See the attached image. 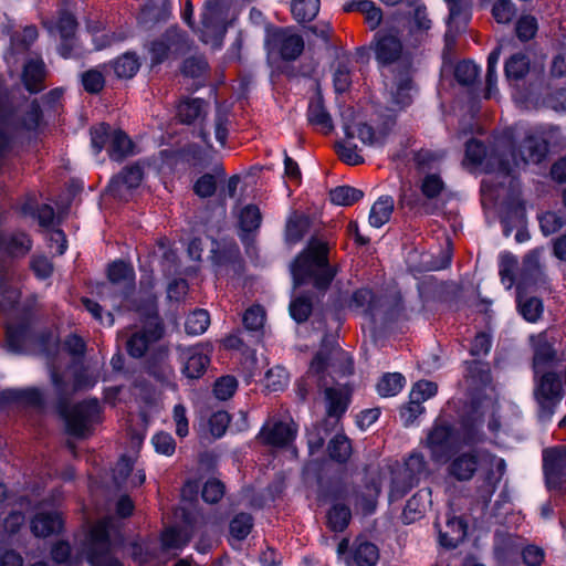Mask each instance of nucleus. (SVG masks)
<instances>
[{
  "instance_id": "a19ab883",
  "label": "nucleus",
  "mask_w": 566,
  "mask_h": 566,
  "mask_svg": "<svg viewBox=\"0 0 566 566\" xmlns=\"http://www.w3.org/2000/svg\"><path fill=\"white\" fill-rule=\"evenodd\" d=\"M291 10L297 22L312 21L319 11V0H293Z\"/></svg>"
},
{
  "instance_id": "49530a36",
  "label": "nucleus",
  "mask_w": 566,
  "mask_h": 566,
  "mask_svg": "<svg viewBox=\"0 0 566 566\" xmlns=\"http://www.w3.org/2000/svg\"><path fill=\"white\" fill-rule=\"evenodd\" d=\"M22 213L36 217L41 227H50L54 220V209L49 205L35 207V202L31 199L22 205Z\"/></svg>"
},
{
  "instance_id": "052dcab7",
  "label": "nucleus",
  "mask_w": 566,
  "mask_h": 566,
  "mask_svg": "<svg viewBox=\"0 0 566 566\" xmlns=\"http://www.w3.org/2000/svg\"><path fill=\"white\" fill-rule=\"evenodd\" d=\"M24 523V515L20 511H12L3 522V532H0L4 543L12 544V536Z\"/></svg>"
},
{
  "instance_id": "0e129e2a",
  "label": "nucleus",
  "mask_w": 566,
  "mask_h": 566,
  "mask_svg": "<svg viewBox=\"0 0 566 566\" xmlns=\"http://www.w3.org/2000/svg\"><path fill=\"white\" fill-rule=\"evenodd\" d=\"M516 34L520 40L528 41L535 36L538 24L535 17L525 14L522 15L516 22Z\"/></svg>"
},
{
  "instance_id": "e2e57ef3",
  "label": "nucleus",
  "mask_w": 566,
  "mask_h": 566,
  "mask_svg": "<svg viewBox=\"0 0 566 566\" xmlns=\"http://www.w3.org/2000/svg\"><path fill=\"white\" fill-rule=\"evenodd\" d=\"M312 312V302L307 296L295 297L290 304V314L297 323L305 322Z\"/></svg>"
},
{
  "instance_id": "09e8293b",
  "label": "nucleus",
  "mask_w": 566,
  "mask_h": 566,
  "mask_svg": "<svg viewBox=\"0 0 566 566\" xmlns=\"http://www.w3.org/2000/svg\"><path fill=\"white\" fill-rule=\"evenodd\" d=\"M405 385V378L399 373L386 374L377 384V391L381 397L396 396L401 391Z\"/></svg>"
},
{
  "instance_id": "864d4df0",
  "label": "nucleus",
  "mask_w": 566,
  "mask_h": 566,
  "mask_svg": "<svg viewBox=\"0 0 566 566\" xmlns=\"http://www.w3.org/2000/svg\"><path fill=\"white\" fill-rule=\"evenodd\" d=\"M253 520L250 514L241 513L235 515L230 522V535L232 539L242 541L251 532Z\"/></svg>"
},
{
  "instance_id": "603ef678",
  "label": "nucleus",
  "mask_w": 566,
  "mask_h": 566,
  "mask_svg": "<svg viewBox=\"0 0 566 566\" xmlns=\"http://www.w3.org/2000/svg\"><path fill=\"white\" fill-rule=\"evenodd\" d=\"M210 324V316L206 310H196L188 315L185 329L189 335L203 334Z\"/></svg>"
},
{
  "instance_id": "aec40b11",
  "label": "nucleus",
  "mask_w": 566,
  "mask_h": 566,
  "mask_svg": "<svg viewBox=\"0 0 566 566\" xmlns=\"http://www.w3.org/2000/svg\"><path fill=\"white\" fill-rule=\"evenodd\" d=\"M179 358L182 363V374L189 379L200 378L210 363L211 347L209 345H196L179 347Z\"/></svg>"
},
{
  "instance_id": "3c124183",
  "label": "nucleus",
  "mask_w": 566,
  "mask_h": 566,
  "mask_svg": "<svg viewBox=\"0 0 566 566\" xmlns=\"http://www.w3.org/2000/svg\"><path fill=\"white\" fill-rule=\"evenodd\" d=\"M139 65L138 57L135 54L126 53L114 62L113 69L118 77L130 78L137 73Z\"/></svg>"
},
{
  "instance_id": "bb28decb",
  "label": "nucleus",
  "mask_w": 566,
  "mask_h": 566,
  "mask_svg": "<svg viewBox=\"0 0 566 566\" xmlns=\"http://www.w3.org/2000/svg\"><path fill=\"white\" fill-rule=\"evenodd\" d=\"M468 525L459 516H450L446 521L444 530H439V543L447 548L457 547L467 536Z\"/></svg>"
},
{
  "instance_id": "473e14b6",
  "label": "nucleus",
  "mask_w": 566,
  "mask_h": 566,
  "mask_svg": "<svg viewBox=\"0 0 566 566\" xmlns=\"http://www.w3.org/2000/svg\"><path fill=\"white\" fill-rule=\"evenodd\" d=\"M379 559V552L375 544L369 542H357L350 556L353 566H375Z\"/></svg>"
},
{
  "instance_id": "412c9836",
  "label": "nucleus",
  "mask_w": 566,
  "mask_h": 566,
  "mask_svg": "<svg viewBox=\"0 0 566 566\" xmlns=\"http://www.w3.org/2000/svg\"><path fill=\"white\" fill-rule=\"evenodd\" d=\"M545 282V273L541 264V250H533L523 260L516 279V291L521 293L528 287L537 286Z\"/></svg>"
},
{
  "instance_id": "7ed1b4c3",
  "label": "nucleus",
  "mask_w": 566,
  "mask_h": 566,
  "mask_svg": "<svg viewBox=\"0 0 566 566\" xmlns=\"http://www.w3.org/2000/svg\"><path fill=\"white\" fill-rule=\"evenodd\" d=\"M50 377L59 398L57 409L64 420L66 432L75 438H87L94 427L102 421V407L98 400L86 399L72 407H67L65 401L73 392L93 387L96 380L84 370H80L74 374V381L70 388L54 363L50 366Z\"/></svg>"
},
{
  "instance_id": "ddd939ff",
  "label": "nucleus",
  "mask_w": 566,
  "mask_h": 566,
  "mask_svg": "<svg viewBox=\"0 0 566 566\" xmlns=\"http://www.w3.org/2000/svg\"><path fill=\"white\" fill-rule=\"evenodd\" d=\"M227 32L223 8L216 0H208L201 13V28L198 30L200 40L213 49L222 45Z\"/></svg>"
},
{
  "instance_id": "20e7f679",
  "label": "nucleus",
  "mask_w": 566,
  "mask_h": 566,
  "mask_svg": "<svg viewBox=\"0 0 566 566\" xmlns=\"http://www.w3.org/2000/svg\"><path fill=\"white\" fill-rule=\"evenodd\" d=\"M479 465H485L486 471L478 486V497L483 505H488L505 473L506 463L504 459L473 450L461 452L452 459L449 473L459 481H468L472 479Z\"/></svg>"
},
{
  "instance_id": "58836bf2",
  "label": "nucleus",
  "mask_w": 566,
  "mask_h": 566,
  "mask_svg": "<svg viewBox=\"0 0 566 566\" xmlns=\"http://www.w3.org/2000/svg\"><path fill=\"white\" fill-rule=\"evenodd\" d=\"M133 144L128 136L122 130H114L111 135L108 154L114 160H122L130 154Z\"/></svg>"
},
{
  "instance_id": "c756f323",
  "label": "nucleus",
  "mask_w": 566,
  "mask_h": 566,
  "mask_svg": "<svg viewBox=\"0 0 566 566\" xmlns=\"http://www.w3.org/2000/svg\"><path fill=\"white\" fill-rule=\"evenodd\" d=\"M307 120L311 125L315 126L324 134H328L333 130L334 124L332 117L325 108L321 95H317L310 101L307 108Z\"/></svg>"
},
{
  "instance_id": "5701e85b",
  "label": "nucleus",
  "mask_w": 566,
  "mask_h": 566,
  "mask_svg": "<svg viewBox=\"0 0 566 566\" xmlns=\"http://www.w3.org/2000/svg\"><path fill=\"white\" fill-rule=\"evenodd\" d=\"M296 431L297 429L294 422L276 421L263 426L260 431V438L265 444L284 447L294 440Z\"/></svg>"
},
{
  "instance_id": "f704fd0d",
  "label": "nucleus",
  "mask_w": 566,
  "mask_h": 566,
  "mask_svg": "<svg viewBox=\"0 0 566 566\" xmlns=\"http://www.w3.org/2000/svg\"><path fill=\"white\" fill-rule=\"evenodd\" d=\"M30 339L31 333L27 326H7L6 344L10 352L22 353Z\"/></svg>"
},
{
  "instance_id": "2f4dec72",
  "label": "nucleus",
  "mask_w": 566,
  "mask_h": 566,
  "mask_svg": "<svg viewBox=\"0 0 566 566\" xmlns=\"http://www.w3.org/2000/svg\"><path fill=\"white\" fill-rule=\"evenodd\" d=\"M394 198L391 196L379 197L370 208L368 221L374 228H381L386 224L394 211Z\"/></svg>"
},
{
  "instance_id": "0eeeda50",
  "label": "nucleus",
  "mask_w": 566,
  "mask_h": 566,
  "mask_svg": "<svg viewBox=\"0 0 566 566\" xmlns=\"http://www.w3.org/2000/svg\"><path fill=\"white\" fill-rule=\"evenodd\" d=\"M374 54L384 77L412 70V52L391 32L376 33Z\"/></svg>"
},
{
  "instance_id": "79ce46f5",
  "label": "nucleus",
  "mask_w": 566,
  "mask_h": 566,
  "mask_svg": "<svg viewBox=\"0 0 566 566\" xmlns=\"http://www.w3.org/2000/svg\"><path fill=\"white\" fill-rule=\"evenodd\" d=\"M329 458L336 462L345 463L352 454V444L344 434H336L327 447Z\"/></svg>"
},
{
  "instance_id": "338daca9",
  "label": "nucleus",
  "mask_w": 566,
  "mask_h": 566,
  "mask_svg": "<svg viewBox=\"0 0 566 566\" xmlns=\"http://www.w3.org/2000/svg\"><path fill=\"white\" fill-rule=\"evenodd\" d=\"M238 388V381L232 376L219 378L213 386V394L219 400H227L233 396Z\"/></svg>"
},
{
  "instance_id": "c03bdc74",
  "label": "nucleus",
  "mask_w": 566,
  "mask_h": 566,
  "mask_svg": "<svg viewBox=\"0 0 566 566\" xmlns=\"http://www.w3.org/2000/svg\"><path fill=\"white\" fill-rule=\"evenodd\" d=\"M242 321L245 329L255 333L259 338L264 327L265 312L260 305H253L244 312Z\"/></svg>"
},
{
  "instance_id": "ea45409f",
  "label": "nucleus",
  "mask_w": 566,
  "mask_h": 566,
  "mask_svg": "<svg viewBox=\"0 0 566 566\" xmlns=\"http://www.w3.org/2000/svg\"><path fill=\"white\" fill-rule=\"evenodd\" d=\"M364 197L360 189L350 186H338L329 191V199L337 206H352Z\"/></svg>"
},
{
  "instance_id": "a211bd4d",
  "label": "nucleus",
  "mask_w": 566,
  "mask_h": 566,
  "mask_svg": "<svg viewBox=\"0 0 566 566\" xmlns=\"http://www.w3.org/2000/svg\"><path fill=\"white\" fill-rule=\"evenodd\" d=\"M543 470L551 490L566 485V447H553L543 451Z\"/></svg>"
},
{
  "instance_id": "7c9ffc66",
  "label": "nucleus",
  "mask_w": 566,
  "mask_h": 566,
  "mask_svg": "<svg viewBox=\"0 0 566 566\" xmlns=\"http://www.w3.org/2000/svg\"><path fill=\"white\" fill-rule=\"evenodd\" d=\"M45 66L41 59L29 60L23 67L22 81L30 93H38L43 90Z\"/></svg>"
},
{
  "instance_id": "6e6d98bb",
  "label": "nucleus",
  "mask_w": 566,
  "mask_h": 566,
  "mask_svg": "<svg viewBox=\"0 0 566 566\" xmlns=\"http://www.w3.org/2000/svg\"><path fill=\"white\" fill-rule=\"evenodd\" d=\"M501 55V46L495 48L488 56V69H486V93L485 97L491 98L496 91V65Z\"/></svg>"
},
{
  "instance_id": "4468645a",
  "label": "nucleus",
  "mask_w": 566,
  "mask_h": 566,
  "mask_svg": "<svg viewBox=\"0 0 566 566\" xmlns=\"http://www.w3.org/2000/svg\"><path fill=\"white\" fill-rule=\"evenodd\" d=\"M190 50L187 35L177 28H170L160 38L149 44L148 53L153 64L163 63L169 59H177Z\"/></svg>"
},
{
  "instance_id": "9b49d317",
  "label": "nucleus",
  "mask_w": 566,
  "mask_h": 566,
  "mask_svg": "<svg viewBox=\"0 0 566 566\" xmlns=\"http://www.w3.org/2000/svg\"><path fill=\"white\" fill-rule=\"evenodd\" d=\"M112 518L106 517L95 523L85 542L86 559L91 566H123L111 555L109 542Z\"/></svg>"
},
{
  "instance_id": "9d476101",
  "label": "nucleus",
  "mask_w": 566,
  "mask_h": 566,
  "mask_svg": "<svg viewBox=\"0 0 566 566\" xmlns=\"http://www.w3.org/2000/svg\"><path fill=\"white\" fill-rule=\"evenodd\" d=\"M191 534L179 527L166 528L160 538V547L153 552L139 544L133 545L132 556L135 562L145 564L154 559L168 560L176 557L190 542Z\"/></svg>"
},
{
  "instance_id": "69168bd1",
  "label": "nucleus",
  "mask_w": 566,
  "mask_h": 566,
  "mask_svg": "<svg viewBox=\"0 0 566 566\" xmlns=\"http://www.w3.org/2000/svg\"><path fill=\"white\" fill-rule=\"evenodd\" d=\"M111 127L104 123L91 129V145L95 154H99L111 140Z\"/></svg>"
},
{
  "instance_id": "e433bc0d",
  "label": "nucleus",
  "mask_w": 566,
  "mask_h": 566,
  "mask_svg": "<svg viewBox=\"0 0 566 566\" xmlns=\"http://www.w3.org/2000/svg\"><path fill=\"white\" fill-rule=\"evenodd\" d=\"M507 81L522 80L530 71V59L523 53L513 54L505 63Z\"/></svg>"
},
{
  "instance_id": "a878e982",
  "label": "nucleus",
  "mask_w": 566,
  "mask_h": 566,
  "mask_svg": "<svg viewBox=\"0 0 566 566\" xmlns=\"http://www.w3.org/2000/svg\"><path fill=\"white\" fill-rule=\"evenodd\" d=\"M344 129L347 138H358L364 145L367 146L384 145L386 137L388 135L387 129L381 128L379 130H375L371 126L365 123H359L355 125L346 124Z\"/></svg>"
},
{
  "instance_id": "de8ad7c7",
  "label": "nucleus",
  "mask_w": 566,
  "mask_h": 566,
  "mask_svg": "<svg viewBox=\"0 0 566 566\" xmlns=\"http://www.w3.org/2000/svg\"><path fill=\"white\" fill-rule=\"evenodd\" d=\"M2 244L11 255H23L31 249V240L24 232H13L7 235Z\"/></svg>"
},
{
  "instance_id": "b1692460",
  "label": "nucleus",
  "mask_w": 566,
  "mask_h": 566,
  "mask_svg": "<svg viewBox=\"0 0 566 566\" xmlns=\"http://www.w3.org/2000/svg\"><path fill=\"white\" fill-rule=\"evenodd\" d=\"M144 177V170L140 165L135 164L125 167L122 172L115 176L108 185L111 193L118 198L125 197V190L137 188Z\"/></svg>"
},
{
  "instance_id": "393cba45",
  "label": "nucleus",
  "mask_w": 566,
  "mask_h": 566,
  "mask_svg": "<svg viewBox=\"0 0 566 566\" xmlns=\"http://www.w3.org/2000/svg\"><path fill=\"white\" fill-rule=\"evenodd\" d=\"M0 401L42 407L44 405V392L38 387L8 388L0 391Z\"/></svg>"
},
{
  "instance_id": "37998d69",
  "label": "nucleus",
  "mask_w": 566,
  "mask_h": 566,
  "mask_svg": "<svg viewBox=\"0 0 566 566\" xmlns=\"http://www.w3.org/2000/svg\"><path fill=\"white\" fill-rule=\"evenodd\" d=\"M262 214L260 209L254 205L243 207L239 213V224L243 233L255 231L260 228Z\"/></svg>"
},
{
  "instance_id": "423d86ee",
  "label": "nucleus",
  "mask_w": 566,
  "mask_h": 566,
  "mask_svg": "<svg viewBox=\"0 0 566 566\" xmlns=\"http://www.w3.org/2000/svg\"><path fill=\"white\" fill-rule=\"evenodd\" d=\"M291 273L295 287L313 283L318 290L327 289L335 273L327 262L326 242L313 238L307 248L293 262Z\"/></svg>"
},
{
  "instance_id": "2eb2a0df",
  "label": "nucleus",
  "mask_w": 566,
  "mask_h": 566,
  "mask_svg": "<svg viewBox=\"0 0 566 566\" xmlns=\"http://www.w3.org/2000/svg\"><path fill=\"white\" fill-rule=\"evenodd\" d=\"M44 25L51 33L60 35L61 43L57 51L62 57L70 59L80 53L75 38L77 22L73 14L61 12L56 20L45 21Z\"/></svg>"
},
{
  "instance_id": "a18cd8bd",
  "label": "nucleus",
  "mask_w": 566,
  "mask_h": 566,
  "mask_svg": "<svg viewBox=\"0 0 566 566\" xmlns=\"http://www.w3.org/2000/svg\"><path fill=\"white\" fill-rule=\"evenodd\" d=\"M524 292H517V306L521 315L531 323H535L543 313V303L537 297L523 300Z\"/></svg>"
},
{
  "instance_id": "72a5a7b5",
  "label": "nucleus",
  "mask_w": 566,
  "mask_h": 566,
  "mask_svg": "<svg viewBox=\"0 0 566 566\" xmlns=\"http://www.w3.org/2000/svg\"><path fill=\"white\" fill-rule=\"evenodd\" d=\"M206 113V103L201 98L182 99L177 108L178 117L182 123L191 124Z\"/></svg>"
},
{
  "instance_id": "39448f33",
  "label": "nucleus",
  "mask_w": 566,
  "mask_h": 566,
  "mask_svg": "<svg viewBox=\"0 0 566 566\" xmlns=\"http://www.w3.org/2000/svg\"><path fill=\"white\" fill-rule=\"evenodd\" d=\"M555 357L552 346L542 337L538 338L534 348L533 368L535 373L534 397L538 406L537 415L541 421H549L555 413L557 406L564 397L562 379L554 373H544L538 377L542 369Z\"/></svg>"
},
{
  "instance_id": "bf43d9fd",
  "label": "nucleus",
  "mask_w": 566,
  "mask_h": 566,
  "mask_svg": "<svg viewBox=\"0 0 566 566\" xmlns=\"http://www.w3.org/2000/svg\"><path fill=\"white\" fill-rule=\"evenodd\" d=\"M538 221L544 235L553 234L566 224V219L553 211H547L541 214L538 217Z\"/></svg>"
},
{
  "instance_id": "5fc2aeb1",
  "label": "nucleus",
  "mask_w": 566,
  "mask_h": 566,
  "mask_svg": "<svg viewBox=\"0 0 566 566\" xmlns=\"http://www.w3.org/2000/svg\"><path fill=\"white\" fill-rule=\"evenodd\" d=\"M349 520L350 511L345 505H334L327 514L328 526L334 532L344 531L347 527Z\"/></svg>"
},
{
  "instance_id": "4c0bfd02",
  "label": "nucleus",
  "mask_w": 566,
  "mask_h": 566,
  "mask_svg": "<svg viewBox=\"0 0 566 566\" xmlns=\"http://www.w3.org/2000/svg\"><path fill=\"white\" fill-rule=\"evenodd\" d=\"M333 84L336 93L347 91L352 84V64L349 59H339L333 72Z\"/></svg>"
},
{
  "instance_id": "f03ea898",
  "label": "nucleus",
  "mask_w": 566,
  "mask_h": 566,
  "mask_svg": "<svg viewBox=\"0 0 566 566\" xmlns=\"http://www.w3.org/2000/svg\"><path fill=\"white\" fill-rule=\"evenodd\" d=\"M559 134V128L555 126H541L528 135L523 144V151L520 158L511 153L512 163L504 159L502 155L495 150H488L485 146L471 139L467 143L465 164L473 167H481L486 174H495L494 178L483 179L481 190L483 192L492 191L493 186L504 187L506 182L513 186V174L515 168L528 163H539L544 159L548 151L553 138Z\"/></svg>"
},
{
  "instance_id": "680f3d73",
  "label": "nucleus",
  "mask_w": 566,
  "mask_h": 566,
  "mask_svg": "<svg viewBox=\"0 0 566 566\" xmlns=\"http://www.w3.org/2000/svg\"><path fill=\"white\" fill-rule=\"evenodd\" d=\"M516 14L512 0H497L492 8V15L497 23H510Z\"/></svg>"
},
{
  "instance_id": "6e6552de",
  "label": "nucleus",
  "mask_w": 566,
  "mask_h": 566,
  "mask_svg": "<svg viewBox=\"0 0 566 566\" xmlns=\"http://www.w3.org/2000/svg\"><path fill=\"white\" fill-rule=\"evenodd\" d=\"M426 470L421 454L412 453L402 463L389 465L381 475V482L389 488V501L402 499L419 482Z\"/></svg>"
},
{
  "instance_id": "6ab92c4d",
  "label": "nucleus",
  "mask_w": 566,
  "mask_h": 566,
  "mask_svg": "<svg viewBox=\"0 0 566 566\" xmlns=\"http://www.w3.org/2000/svg\"><path fill=\"white\" fill-rule=\"evenodd\" d=\"M453 429L446 424H437L427 438V447L434 462H446L457 444Z\"/></svg>"
},
{
  "instance_id": "c85d7f7f",
  "label": "nucleus",
  "mask_w": 566,
  "mask_h": 566,
  "mask_svg": "<svg viewBox=\"0 0 566 566\" xmlns=\"http://www.w3.org/2000/svg\"><path fill=\"white\" fill-rule=\"evenodd\" d=\"M63 521L57 512L38 513L31 521V531L36 537H48L59 533Z\"/></svg>"
},
{
  "instance_id": "c9c22d12",
  "label": "nucleus",
  "mask_w": 566,
  "mask_h": 566,
  "mask_svg": "<svg viewBox=\"0 0 566 566\" xmlns=\"http://www.w3.org/2000/svg\"><path fill=\"white\" fill-rule=\"evenodd\" d=\"M310 228V220L304 214H298L293 212L287 221L285 227V240L289 243H297L302 240L304 234L307 232Z\"/></svg>"
},
{
  "instance_id": "f8f14e48",
  "label": "nucleus",
  "mask_w": 566,
  "mask_h": 566,
  "mask_svg": "<svg viewBox=\"0 0 566 566\" xmlns=\"http://www.w3.org/2000/svg\"><path fill=\"white\" fill-rule=\"evenodd\" d=\"M108 282L99 287L103 298H114L112 306L120 307L122 301L126 300L135 289L134 269L123 261H115L108 268Z\"/></svg>"
},
{
  "instance_id": "774afa93",
  "label": "nucleus",
  "mask_w": 566,
  "mask_h": 566,
  "mask_svg": "<svg viewBox=\"0 0 566 566\" xmlns=\"http://www.w3.org/2000/svg\"><path fill=\"white\" fill-rule=\"evenodd\" d=\"M82 84L86 92L98 93L105 85L104 74L97 70H88L82 74Z\"/></svg>"
},
{
  "instance_id": "cd10ccee",
  "label": "nucleus",
  "mask_w": 566,
  "mask_h": 566,
  "mask_svg": "<svg viewBox=\"0 0 566 566\" xmlns=\"http://www.w3.org/2000/svg\"><path fill=\"white\" fill-rule=\"evenodd\" d=\"M348 306L366 316H374L381 306V300L370 289L363 287L353 293Z\"/></svg>"
},
{
  "instance_id": "8fccbe9b",
  "label": "nucleus",
  "mask_w": 566,
  "mask_h": 566,
  "mask_svg": "<svg viewBox=\"0 0 566 566\" xmlns=\"http://www.w3.org/2000/svg\"><path fill=\"white\" fill-rule=\"evenodd\" d=\"M158 8L151 3H147L142 13L140 22L147 24L148 22L166 21L170 14L169 6L167 0H156Z\"/></svg>"
},
{
  "instance_id": "1a4fd4ad",
  "label": "nucleus",
  "mask_w": 566,
  "mask_h": 566,
  "mask_svg": "<svg viewBox=\"0 0 566 566\" xmlns=\"http://www.w3.org/2000/svg\"><path fill=\"white\" fill-rule=\"evenodd\" d=\"M40 118L41 112L35 103L29 106L27 116L20 119L18 109L13 108L8 99L0 95V168L11 148L12 138L9 135V129H34L39 125Z\"/></svg>"
},
{
  "instance_id": "4d7b16f0",
  "label": "nucleus",
  "mask_w": 566,
  "mask_h": 566,
  "mask_svg": "<svg viewBox=\"0 0 566 566\" xmlns=\"http://www.w3.org/2000/svg\"><path fill=\"white\" fill-rule=\"evenodd\" d=\"M517 265V259L511 253H502L500 256V276L501 281L507 289L515 283L514 271Z\"/></svg>"
},
{
  "instance_id": "4be33fe9",
  "label": "nucleus",
  "mask_w": 566,
  "mask_h": 566,
  "mask_svg": "<svg viewBox=\"0 0 566 566\" xmlns=\"http://www.w3.org/2000/svg\"><path fill=\"white\" fill-rule=\"evenodd\" d=\"M411 71L397 72L394 75L385 77L386 87L389 90L392 104L398 108H403L411 103Z\"/></svg>"
},
{
  "instance_id": "f3484780",
  "label": "nucleus",
  "mask_w": 566,
  "mask_h": 566,
  "mask_svg": "<svg viewBox=\"0 0 566 566\" xmlns=\"http://www.w3.org/2000/svg\"><path fill=\"white\" fill-rule=\"evenodd\" d=\"M163 325L157 315H149L143 327L134 332L126 342V348L132 357H143L149 347L163 336Z\"/></svg>"
},
{
  "instance_id": "f257e3e1",
  "label": "nucleus",
  "mask_w": 566,
  "mask_h": 566,
  "mask_svg": "<svg viewBox=\"0 0 566 566\" xmlns=\"http://www.w3.org/2000/svg\"><path fill=\"white\" fill-rule=\"evenodd\" d=\"M354 373L352 355L334 342L324 339L313 357L306 376L297 382V394L305 399L312 386L324 391L326 412L329 417H340L349 406L352 387L339 381Z\"/></svg>"
},
{
  "instance_id": "13d9d810",
  "label": "nucleus",
  "mask_w": 566,
  "mask_h": 566,
  "mask_svg": "<svg viewBox=\"0 0 566 566\" xmlns=\"http://www.w3.org/2000/svg\"><path fill=\"white\" fill-rule=\"evenodd\" d=\"M479 74L480 67L472 61H462L458 63L454 71L457 81L463 85L474 83Z\"/></svg>"
},
{
  "instance_id": "dca6fc26",
  "label": "nucleus",
  "mask_w": 566,
  "mask_h": 566,
  "mask_svg": "<svg viewBox=\"0 0 566 566\" xmlns=\"http://www.w3.org/2000/svg\"><path fill=\"white\" fill-rule=\"evenodd\" d=\"M266 46L270 53H276L284 61L296 60L304 50V40L292 29H276L269 33Z\"/></svg>"
}]
</instances>
